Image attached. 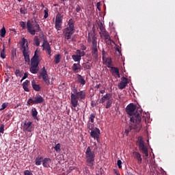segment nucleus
<instances>
[{
	"mask_svg": "<svg viewBox=\"0 0 175 175\" xmlns=\"http://www.w3.org/2000/svg\"><path fill=\"white\" fill-rule=\"evenodd\" d=\"M44 18H47L49 17V9L46 8L44 10Z\"/></svg>",
	"mask_w": 175,
	"mask_h": 175,
	"instance_id": "46",
	"label": "nucleus"
},
{
	"mask_svg": "<svg viewBox=\"0 0 175 175\" xmlns=\"http://www.w3.org/2000/svg\"><path fill=\"white\" fill-rule=\"evenodd\" d=\"M116 51L118 53H120V54L121 53V51H120L119 48H116Z\"/></svg>",
	"mask_w": 175,
	"mask_h": 175,
	"instance_id": "60",
	"label": "nucleus"
},
{
	"mask_svg": "<svg viewBox=\"0 0 175 175\" xmlns=\"http://www.w3.org/2000/svg\"><path fill=\"white\" fill-rule=\"evenodd\" d=\"M20 12L22 14H27V9L25 8H21Z\"/></svg>",
	"mask_w": 175,
	"mask_h": 175,
	"instance_id": "51",
	"label": "nucleus"
},
{
	"mask_svg": "<svg viewBox=\"0 0 175 175\" xmlns=\"http://www.w3.org/2000/svg\"><path fill=\"white\" fill-rule=\"evenodd\" d=\"M42 49L43 50H46L47 54L51 57V47H50V43H49V41L44 40Z\"/></svg>",
	"mask_w": 175,
	"mask_h": 175,
	"instance_id": "13",
	"label": "nucleus"
},
{
	"mask_svg": "<svg viewBox=\"0 0 175 175\" xmlns=\"http://www.w3.org/2000/svg\"><path fill=\"white\" fill-rule=\"evenodd\" d=\"M138 146L140 150H142V154H144L145 157H148V149L144 145V142L143 141V137L139 136L137 138Z\"/></svg>",
	"mask_w": 175,
	"mask_h": 175,
	"instance_id": "8",
	"label": "nucleus"
},
{
	"mask_svg": "<svg viewBox=\"0 0 175 175\" xmlns=\"http://www.w3.org/2000/svg\"><path fill=\"white\" fill-rule=\"evenodd\" d=\"M27 31L30 35H36V32H41L42 29H40V25L38 23L32 24L30 20L27 21Z\"/></svg>",
	"mask_w": 175,
	"mask_h": 175,
	"instance_id": "6",
	"label": "nucleus"
},
{
	"mask_svg": "<svg viewBox=\"0 0 175 175\" xmlns=\"http://www.w3.org/2000/svg\"><path fill=\"white\" fill-rule=\"evenodd\" d=\"M99 29H100V35L102 37H105V40H110V36H109V32L106 31V29H105V27L103 24H100L99 25Z\"/></svg>",
	"mask_w": 175,
	"mask_h": 175,
	"instance_id": "11",
	"label": "nucleus"
},
{
	"mask_svg": "<svg viewBox=\"0 0 175 175\" xmlns=\"http://www.w3.org/2000/svg\"><path fill=\"white\" fill-rule=\"evenodd\" d=\"M43 102H44V98H43L40 94H37L33 98H29L27 102V106H29L31 103H32V105H39L40 103H43Z\"/></svg>",
	"mask_w": 175,
	"mask_h": 175,
	"instance_id": "7",
	"label": "nucleus"
},
{
	"mask_svg": "<svg viewBox=\"0 0 175 175\" xmlns=\"http://www.w3.org/2000/svg\"><path fill=\"white\" fill-rule=\"evenodd\" d=\"M0 33L1 38H5V36L6 35V29H5V27L1 29Z\"/></svg>",
	"mask_w": 175,
	"mask_h": 175,
	"instance_id": "34",
	"label": "nucleus"
},
{
	"mask_svg": "<svg viewBox=\"0 0 175 175\" xmlns=\"http://www.w3.org/2000/svg\"><path fill=\"white\" fill-rule=\"evenodd\" d=\"M88 42L92 43V56L94 60L98 61V38L95 33H89Z\"/></svg>",
	"mask_w": 175,
	"mask_h": 175,
	"instance_id": "3",
	"label": "nucleus"
},
{
	"mask_svg": "<svg viewBox=\"0 0 175 175\" xmlns=\"http://www.w3.org/2000/svg\"><path fill=\"white\" fill-rule=\"evenodd\" d=\"M88 129H90V131H94V129H95V128H94V124L88 122Z\"/></svg>",
	"mask_w": 175,
	"mask_h": 175,
	"instance_id": "39",
	"label": "nucleus"
},
{
	"mask_svg": "<svg viewBox=\"0 0 175 175\" xmlns=\"http://www.w3.org/2000/svg\"><path fill=\"white\" fill-rule=\"evenodd\" d=\"M28 85H29V81L26 80L23 83V88L26 92H29V89L28 88Z\"/></svg>",
	"mask_w": 175,
	"mask_h": 175,
	"instance_id": "23",
	"label": "nucleus"
},
{
	"mask_svg": "<svg viewBox=\"0 0 175 175\" xmlns=\"http://www.w3.org/2000/svg\"><path fill=\"white\" fill-rule=\"evenodd\" d=\"M61 61V55L58 54L55 55L54 62L55 64H59Z\"/></svg>",
	"mask_w": 175,
	"mask_h": 175,
	"instance_id": "31",
	"label": "nucleus"
},
{
	"mask_svg": "<svg viewBox=\"0 0 175 175\" xmlns=\"http://www.w3.org/2000/svg\"><path fill=\"white\" fill-rule=\"evenodd\" d=\"M4 128H5V125L1 124V126H0V133H3V131H5Z\"/></svg>",
	"mask_w": 175,
	"mask_h": 175,
	"instance_id": "53",
	"label": "nucleus"
},
{
	"mask_svg": "<svg viewBox=\"0 0 175 175\" xmlns=\"http://www.w3.org/2000/svg\"><path fill=\"white\" fill-rule=\"evenodd\" d=\"M73 92L71 93V99H70V108L72 110L75 111H79V100H83V99H85V92L78 90L76 88L73 89Z\"/></svg>",
	"mask_w": 175,
	"mask_h": 175,
	"instance_id": "2",
	"label": "nucleus"
},
{
	"mask_svg": "<svg viewBox=\"0 0 175 175\" xmlns=\"http://www.w3.org/2000/svg\"><path fill=\"white\" fill-rule=\"evenodd\" d=\"M95 120V114L92 113L90 117V121L92 122V124H94V121Z\"/></svg>",
	"mask_w": 175,
	"mask_h": 175,
	"instance_id": "42",
	"label": "nucleus"
},
{
	"mask_svg": "<svg viewBox=\"0 0 175 175\" xmlns=\"http://www.w3.org/2000/svg\"><path fill=\"white\" fill-rule=\"evenodd\" d=\"M133 157L137 161L138 165H142L143 162V159L142 158V154L139 152H133Z\"/></svg>",
	"mask_w": 175,
	"mask_h": 175,
	"instance_id": "15",
	"label": "nucleus"
},
{
	"mask_svg": "<svg viewBox=\"0 0 175 175\" xmlns=\"http://www.w3.org/2000/svg\"><path fill=\"white\" fill-rule=\"evenodd\" d=\"M24 174H25V175H33V174H32V172H31V171H29V170H25V171L24 172Z\"/></svg>",
	"mask_w": 175,
	"mask_h": 175,
	"instance_id": "55",
	"label": "nucleus"
},
{
	"mask_svg": "<svg viewBox=\"0 0 175 175\" xmlns=\"http://www.w3.org/2000/svg\"><path fill=\"white\" fill-rule=\"evenodd\" d=\"M25 62H29V55H23Z\"/></svg>",
	"mask_w": 175,
	"mask_h": 175,
	"instance_id": "47",
	"label": "nucleus"
},
{
	"mask_svg": "<svg viewBox=\"0 0 175 175\" xmlns=\"http://www.w3.org/2000/svg\"><path fill=\"white\" fill-rule=\"evenodd\" d=\"M23 131L32 132L33 131V127H32V122H25L23 126Z\"/></svg>",
	"mask_w": 175,
	"mask_h": 175,
	"instance_id": "14",
	"label": "nucleus"
},
{
	"mask_svg": "<svg viewBox=\"0 0 175 175\" xmlns=\"http://www.w3.org/2000/svg\"><path fill=\"white\" fill-rule=\"evenodd\" d=\"M27 77H28V74L27 72H25L24 74V76L23 77L22 79L21 80V81H23V80H25V79H27Z\"/></svg>",
	"mask_w": 175,
	"mask_h": 175,
	"instance_id": "56",
	"label": "nucleus"
},
{
	"mask_svg": "<svg viewBox=\"0 0 175 175\" xmlns=\"http://www.w3.org/2000/svg\"><path fill=\"white\" fill-rule=\"evenodd\" d=\"M16 51H17L16 49H12V55H11V57H10L11 61H14V58L17 55Z\"/></svg>",
	"mask_w": 175,
	"mask_h": 175,
	"instance_id": "29",
	"label": "nucleus"
},
{
	"mask_svg": "<svg viewBox=\"0 0 175 175\" xmlns=\"http://www.w3.org/2000/svg\"><path fill=\"white\" fill-rule=\"evenodd\" d=\"M1 57L3 59H5V58H6V55L5 54V48H3L1 52Z\"/></svg>",
	"mask_w": 175,
	"mask_h": 175,
	"instance_id": "43",
	"label": "nucleus"
},
{
	"mask_svg": "<svg viewBox=\"0 0 175 175\" xmlns=\"http://www.w3.org/2000/svg\"><path fill=\"white\" fill-rule=\"evenodd\" d=\"M25 43H27V39L23 38L21 47H27V45H25Z\"/></svg>",
	"mask_w": 175,
	"mask_h": 175,
	"instance_id": "49",
	"label": "nucleus"
},
{
	"mask_svg": "<svg viewBox=\"0 0 175 175\" xmlns=\"http://www.w3.org/2000/svg\"><path fill=\"white\" fill-rule=\"evenodd\" d=\"M20 25L23 28V29H25L27 28V24L24 21H21Z\"/></svg>",
	"mask_w": 175,
	"mask_h": 175,
	"instance_id": "44",
	"label": "nucleus"
},
{
	"mask_svg": "<svg viewBox=\"0 0 175 175\" xmlns=\"http://www.w3.org/2000/svg\"><path fill=\"white\" fill-rule=\"evenodd\" d=\"M50 163H51V159L45 158L42 160V165L44 167H50Z\"/></svg>",
	"mask_w": 175,
	"mask_h": 175,
	"instance_id": "18",
	"label": "nucleus"
},
{
	"mask_svg": "<svg viewBox=\"0 0 175 175\" xmlns=\"http://www.w3.org/2000/svg\"><path fill=\"white\" fill-rule=\"evenodd\" d=\"M75 12L77 13H80V12H81V7H80L79 5H77Z\"/></svg>",
	"mask_w": 175,
	"mask_h": 175,
	"instance_id": "48",
	"label": "nucleus"
},
{
	"mask_svg": "<svg viewBox=\"0 0 175 175\" xmlns=\"http://www.w3.org/2000/svg\"><path fill=\"white\" fill-rule=\"evenodd\" d=\"M42 8H44V5L42 4L41 5Z\"/></svg>",
	"mask_w": 175,
	"mask_h": 175,
	"instance_id": "64",
	"label": "nucleus"
},
{
	"mask_svg": "<svg viewBox=\"0 0 175 175\" xmlns=\"http://www.w3.org/2000/svg\"><path fill=\"white\" fill-rule=\"evenodd\" d=\"M126 175H133V174H132L131 172H126Z\"/></svg>",
	"mask_w": 175,
	"mask_h": 175,
	"instance_id": "61",
	"label": "nucleus"
},
{
	"mask_svg": "<svg viewBox=\"0 0 175 175\" xmlns=\"http://www.w3.org/2000/svg\"><path fill=\"white\" fill-rule=\"evenodd\" d=\"M126 113L132 116L130 118V129H135L137 132L140 131V122H142V108H137L133 103H130L126 107Z\"/></svg>",
	"mask_w": 175,
	"mask_h": 175,
	"instance_id": "1",
	"label": "nucleus"
},
{
	"mask_svg": "<svg viewBox=\"0 0 175 175\" xmlns=\"http://www.w3.org/2000/svg\"><path fill=\"white\" fill-rule=\"evenodd\" d=\"M29 70H30L31 73H33V75H36V73H38V72H39V68L38 67L31 66Z\"/></svg>",
	"mask_w": 175,
	"mask_h": 175,
	"instance_id": "25",
	"label": "nucleus"
},
{
	"mask_svg": "<svg viewBox=\"0 0 175 175\" xmlns=\"http://www.w3.org/2000/svg\"><path fill=\"white\" fill-rule=\"evenodd\" d=\"M31 66L38 67L39 66V60L31 59Z\"/></svg>",
	"mask_w": 175,
	"mask_h": 175,
	"instance_id": "30",
	"label": "nucleus"
},
{
	"mask_svg": "<svg viewBox=\"0 0 175 175\" xmlns=\"http://www.w3.org/2000/svg\"><path fill=\"white\" fill-rule=\"evenodd\" d=\"M77 79L78 83H80L82 87L85 85V79L83 77V76L80 75L79 74L77 75Z\"/></svg>",
	"mask_w": 175,
	"mask_h": 175,
	"instance_id": "19",
	"label": "nucleus"
},
{
	"mask_svg": "<svg viewBox=\"0 0 175 175\" xmlns=\"http://www.w3.org/2000/svg\"><path fill=\"white\" fill-rule=\"evenodd\" d=\"M8 81H9V79L7 78V79H5V83H8Z\"/></svg>",
	"mask_w": 175,
	"mask_h": 175,
	"instance_id": "63",
	"label": "nucleus"
},
{
	"mask_svg": "<svg viewBox=\"0 0 175 175\" xmlns=\"http://www.w3.org/2000/svg\"><path fill=\"white\" fill-rule=\"evenodd\" d=\"M62 20H64V15L57 13L55 23V28L57 31H61L62 29Z\"/></svg>",
	"mask_w": 175,
	"mask_h": 175,
	"instance_id": "10",
	"label": "nucleus"
},
{
	"mask_svg": "<svg viewBox=\"0 0 175 175\" xmlns=\"http://www.w3.org/2000/svg\"><path fill=\"white\" fill-rule=\"evenodd\" d=\"M15 75L16 77H21L23 76V74H21V71H20V70H16Z\"/></svg>",
	"mask_w": 175,
	"mask_h": 175,
	"instance_id": "41",
	"label": "nucleus"
},
{
	"mask_svg": "<svg viewBox=\"0 0 175 175\" xmlns=\"http://www.w3.org/2000/svg\"><path fill=\"white\" fill-rule=\"evenodd\" d=\"M42 161H43V157H38L36 159V165L37 166H40V165H42Z\"/></svg>",
	"mask_w": 175,
	"mask_h": 175,
	"instance_id": "28",
	"label": "nucleus"
},
{
	"mask_svg": "<svg viewBox=\"0 0 175 175\" xmlns=\"http://www.w3.org/2000/svg\"><path fill=\"white\" fill-rule=\"evenodd\" d=\"M63 33L66 40H69L70 38H72V35L75 33V24H73V20L70 19L68 21V27L64 29Z\"/></svg>",
	"mask_w": 175,
	"mask_h": 175,
	"instance_id": "5",
	"label": "nucleus"
},
{
	"mask_svg": "<svg viewBox=\"0 0 175 175\" xmlns=\"http://www.w3.org/2000/svg\"><path fill=\"white\" fill-rule=\"evenodd\" d=\"M86 49H87V47H85V46H82V50H86Z\"/></svg>",
	"mask_w": 175,
	"mask_h": 175,
	"instance_id": "62",
	"label": "nucleus"
},
{
	"mask_svg": "<svg viewBox=\"0 0 175 175\" xmlns=\"http://www.w3.org/2000/svg\"><path fill=\"white\" fill-rule=\"evenodd\" d=\"M21 49L22 50L23 55H29V48L28 47V43H27L26 46H21Z\"/></svg>",
	"mask_w": 175,
	"mask_h": 175,
	"instance_id": "20",
	"label": "nucleus"
},
{
	"mask_svg": "<svg viewBox=\"0 0 175 175\" xmlns=\"http://www.w3.org/2000/svg\"><path fill=\"white\" fill-rule=\"evenodd\" d=\"M54 149L57 152H59L61 151V144H57L56 146L54 147Z\"/></svg>",
	"mask_w": 175,
	"mask_h": 175,
	"instance_id": "37",
	"label": "nucleus"
},
{
	"mask_svg": "<svg viewBox=\"0 0 175 175\" xmlns=\"http://www.w3.org/2000/svg\"><path fill=\"white\" fill-rule=\"evenodd\" d=\"M31 59H36V60H39V51L36 50L34 52V55L31 58Z\"/></svg>",
	"mask_w": 175,
	"mask_h": 175,
	"instance_id": "33",
	"label": "nucleus"
},
{
	"mask_svg": "<svg viewBox=\"0 0 175 175\" xmlns=\"http://www.w3.org/2000/svg\"><path fill=\"white\" fill-rule=\"evenodd\" d=\"M96 6H97V9H98V10H99V12H100V3H97V4H96Z\"/></svg>",
	"mask_w": 175,
	"mask_h": 175,
	"instance_id": "57",
	"label": "nucleus"
},
{
	"mask_svg": "<svg viewBox=\"0 0 175 175\" xmlns=\"http://www.w3.org/2000/svg\"><path fill=\"white\" fill-rule=\"evenodd\" d=\"M81 68V66L80 65V64H74L72 66V69L75 73H79Z\"/></svg>",
	"mask_w": 175,
	"mask_h": 175,
	"instance_id": "21",
	"label": "nucleus"
},
{
	"mask_svg": "<svg viewBox=\"0 0 175 175\" xmlns=\"http://www.w3.org/2000/svg\"><path fill=\"white\" fill-rule=\"evenodd\" d=\"M111 98H113V94L107 93L101 98L100 100V103H105V100H111Z\"/></svg>",
	"mask_w": 175,
	"mask_h": 175,
	"instance_id": "17",
	"label": "nucleus"
},
{
	"mask_svg": "<svg viewBox=\"0 0 175 175\" xmlns=\"http://www.w3.org/2000/svg\"><path fill=\"white\" fill-rule=\"evenodd\" d=\"M72 58L75 62H80V61H81V57L78 56V55H72Z\"/></svg>",
	"mask_w": 175,
	"mask_h": 175,
	"instance_id": "27",
	"label": "nucleus"
},
{
	"mask_svg": "<svg viewBox=\"0 0 175 175\" xmlns=\"http://www.w3.org/2000/svg\"><path fill=\"white\" fill-rule=\"evenodd\" d=\"M31 85L34 91H37V92L40 91V85L36 84V81L35 80H33L31 81Z\"/></svg>",
	"mask_w": 175,
	"mask_h": 175,
	"instance_id": "22",
	"label": "nucleus"
},
{
	"mask_svg": "<svg viewBox=\"0 0 175 175\" xmlns=\"http://www.w3.org/2000/svg\"><path fill=\"white\" fill-rule=\"evenodd\" d=\"M125 87H126V84H125V83H124V82H120L118 84L119 90H124V88H125Z\"/></svg>",
	"mask_w": 175,
	"mask_h": 175,
	"instance_id": "35",
	"label": "nucleus"
},
{
	"mask_svg": "<svg viewBox=\"0 0 175 175\" xmlns=\"http://www.w3.org/2000/svg\"><path fill=\"white\" fill-rule=\"evenodd\" d=\"M77 54L78 56H79L81 58V57H84V55H85V52L81 51L80 50H77Z\"/></svg>",
	"mask_w": 175,
	"mask_h": 175,
	"instance_id": "36",
	"label": "nucleus"
},
{
	"mask_svg": "<svg viewBox=\"0 0 175 175\" xmlns=\"http://www.w3.org/2000/svg\"><path fill=\"white\" fill-rule=\"evenodd\" d=\"M31 116L33 118H36V117H38V111L36 110V108H33L31 109Z\"/></svg>",
	"mask_w": 175,
	"mask_h": 175,
	"instance_id": "32",
	"label": "nucleus"
},
{
	"mask_svg": "<svg viewBox=\"0 0 175 175\" xmlns=\"http://www.w3.org/2000/svg\"><path fill=\"white\" fill-rule=\"evenodd\" d=\"M122 83H124L126 85V84L129 83V80L127 78H125L124 77H122Z\"/></svg>",
	"mask_w": 175,
	"mask_h": 175,
	"instance_id": "40",
	"label": "nucleus"
},
{
	"mask_svg": "<svg viewBox=\"0 0 175 175\" xmlns=\"http://www.w3.org/2000/svg\"><path fill=\"white\" fill-rule=\"evenodd\" d=\"M100 92L101 94H105V92H106V90H102L100 91Z\"/></svg>",
	"mask_w": 175,
	"mask_h": 175,
	"instance_id": "59",
	"label": "nucleus"
},
{
	"mask_svg": "<svg viewBox=\"0 0 175 175\" xmlns=\"http://www.w3.org/2000/svg\"><path fill=\"white\" fill-rule=\"evenodd\" d=\"M33 44L34 46H36L37 47H38V46H40V41H39V38H38L37 36H34Z\"/></svg>",
	"mask_w": 175,
	"mask_h": 175,
	"instance_id": "26",
	"label": "nucleus"
},
{
	"mask_svg": "<svg viewBox=\"0 0 175 175\" xmlns=\"http://www.w3.org/2000/svg\"><path fill=\"white\" fill-rule=\"evenodd\" d=\"M83 68H84L85 69L90 70V69H91V66H90V64H88V63H85V64H83Z\"/></svg>",
	"mask_w": 175,
	"mask_h": 175,
	"instance_id": "45",
	"label": "nucleus"
},
{
	"mask_svg": "<svg viewBox=\"0 0 175 175\" xmlns=\"http://www.w3.org/2000/svg\"><path fill=\"white\" fill-rule=\"evenodd\" d=\"M5 107H8V105L4 103L1 105V108L0 109V111H2V110H5Z\"/></svg>",
	"mask_w": 175,
	"mask_h": 175,
	"instance_id": "52",
	"label": "nucleus"
},
{
	"mask_svg": "<svg viewBox=\"0 0 175 175\" xmlns=\"http://www.w3.org/2000/svg\"><path fill=\"white\" fill-rule=\"evenodd\" d=\"M39 78L42 79L46 85H50V78L49 77V74H47V71L46 70V67H43L42 68Z\"/></svg>",
	"mask_w": 175,
	"mask_h": 175,
	"instance_id": "9",
	"label": "nucleus"
},
{
	"mask_svg": "<svg viewBox=\"0 0 175 175\" xmlns=\"http://www.w3.org/2000/svg\"><path fill=\"white\" fill-rule=\"evenodd\" d=\"M100 85H102L100 83L96 84L95 86V88H97V90H98V89L100 88Z\"/></svg>",
	"mask_w": 175,
	"mask_h": 175,
	"instance_id": "58",
	"label": "nucleus"
},
{
	"mask_svg": "<svg viewBox=\"0 0 175 175\" xmlns=\"http://www.w3.org/2000/svg\"><path fill=\"white\" fill-rule=\"evenodd\" d=\"M104 65H106L107 68H111L113 66V60L111 57H105L103 59Z\"/></svg>",
	"mask_w": 175,
	"mask_h": 175,
	"instance_id": "16",
	"label": "nucleus"
},
{
	"mask_svg": "<svg viewBox=\"0 0 175 175\" xmlns=\"http://www.w3.org/2000/svg\"><path fill=\"white\" fill-rule=\"evenodd\" d=\"M94 148L92 150L91 149V147H88L85 151V159H86V163L88 166H90V167H92L94 166V163L95 162V150H98V146L96 145V143H94Z\"/></svg>",
	"mask_w": 175,
	"mask_h": 175,
	"instance_id": "4",
	"label": "nucleus"
},
{
	"mask_svg": "<svg viewBox=\"0 0 175 175\" xmlns=\"http://www.w3.org/2000/svg\"><path fill=\"white\" fill-rule=\"evenodd\" d=\"M117 165H118L119 169L122 168V165H122V161H121V160H118Z\"/></svg>",
	"mask_w": 175,
	"mask_h": 175,
	"instance_id": "50",
	"label": "nucleus"
},
{
	"mask_svg": "<svg viewBox=\"0 0 175 175\" xmlns=\"http://www.w3.org/2000/svg\"><path fill=\"white\" fill-rule=\"evenodd\" d=\"M112 103H113V100H109L107 101V104H106L105 107L107 109H110V107H111Z\"/></svg>",
	"mask_w": 175,
	"mask_h": 175,
	"instance_id": "38",
	"label": "nucleus"
},
{
	"mask_svg": "<svg viewBox=\"0 0 175 175\" xmlns=\"http://www.w3.org/2000/svg\"><path fill=\"white\" fill-rule=\"evenodd\" d=\"M109 69H111L112 73H116V75H117V76L120 77V69L118 68L113 67L112 66L111 67L109 68Z\"/></svg>",
	"mask_w": 175,
	"mask_h": 175,
	"instance_id": "24",
	"label": "nucleus"
},
{
	"mask_svg": "<svg viewBox=\"0 0 175 175\" xmlns=\"http://www.w3.org/2000/svg\"><path fill=\"white\" fill-rule=\"evenodd\" d=\"M99 135H100V130H99V129L96 127H95L94 130H92L90 132L91 137H93V139H96L97 142H99Z\"/></svg>",
	"mask_w": 175,
	"mask_h": 175,
	"instance_id": "12",
	"label": "nucleus"
},
{
	"mask_svg": "<svg viewBox=\"0 0 175 175\" xmlns=\"http://www.w3.org/2000/svg\"><path fill=\"white\" fill-rule=\"evenodd\" d=\"M102 59H105V58H106V51H105V49H103L102 51Z\"/></svg>",
	"mask_w": 175,
	"mask_h": 175,
	"instance_id": "54",
	"label": "nucleus"
}]
</instances>
